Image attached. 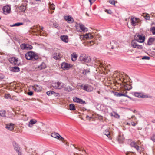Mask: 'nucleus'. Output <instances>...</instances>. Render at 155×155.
<instances>
[{
  "label": "nucleus",
  "mask_w": 155,
  "mask_h": 155,
  "mask_svg": "<svg viewBox=\"0 0 155 155\" xmlns=\"http://www.w3.org/2000/svg\"><path fill=\"white\" fill-rule=\"evenodd\" d=\"M145 36L142 35H138L136 38V41H133L131 43V46L134 48H136L142 49L143 48V46L142 45H140L137 44L136 41L140 43L143 42L145 40Z\"/></svg>",
  "instance_id": "1"
},
{
  "label": "nucleus",
  "mask_w": 155,
  "mask_h": 155,
  "mask_svg": "<svg viewBox=\"0 0 155 155\" xmlns=\"http://www.w3.org/2000/svg\"><path fill=\"white\" fill-rule=\"evenodd\" d=\"M25 56L27 60H31L32 61L36 60L39 58L38 56L36 53L31 51L27 52L25 55Z\"/></svg>",
  "instance_id": "2"
},
{
  "label": "nucleus",
  "mask_w": 155,
  "mask_h": 155,
  "mask_svg": "<svg viewBox=\"0 0 155 155\" xmlns=\"http://www.w3.org/2000/svg\"><path fill=\"white\" fill-rule=\"evenodd\" d=\"M79 59L81 61L86 63H89L91 61L90 58L86 54H81L79 57Z\"/></svg>",
  "instance_id": "3"
},
{
  "label": "nucleus",
  "mask_w": 155,
  "mask_h": 155,
  "mask_svg": "<svg viewBox=\"0 0 155 155\" xmlns=\"http://www.w3.org/2000/svg\"><path fill=\"white\" fill-rule=\"evenodd\" d=\"M52 86L54 88L60 89L64 87V84L59 82H53L52 84Z\"/></svg>",
  "instance_id": "4"
},
{
  "label": "nucleus",
  "mask_w": 155,
  "mask_h": 155,
  "mask_svg": "<svg viewBox=\"0 0 155 155\" xmlns=\"http://www.w3.org/2000/svg\"><path fill=\"white\" fill-rule=\"evenodd\" d=\"M80 87L81 89L89 92L92 91L94 89L92 86L88 84H85L84 86L82 84L81 85Z\"/></svg>",
  "instance_id": "5"
},
{
  "label": "nucleus",
  "mask_w": 155,
  "mask_h": 155,
  "mask_svg": "<svg viewBox=\"0 0 155 155\" xmlns=\"http://www.w3.org/2000/svg\"><path fill=\"white\" fill-rule=\"evenodd\" d=\"M8 60L12 64L15 65H20V63H18V58L15 57H11L9 58Z\"/></svg>",
  "instance_id": "6"
},
{
  "label": "nucleus",
  "mask_w": 155,
  "mask_h": 155,
  "mask_svg": "<svg viewBox=\"0 0 155 155\" xmlns=\"http://www.w3.org/2000/svg\"><path fill=\"white\" fill-rule=\"evenodd\" d=\"M122 89L124 91L130 90L132 88L131 85L129 82L123 84L122 86Z\"/></svg>",
  "instance_id": "7"
},
{
  "label": "nucleus",
  "mask_w": 155,
  "mask_h": 155,
  "mask_svg": "<svg viewBox=\"0 0 155 155\" xmlns=\"http://www.w3.org/2000/svg\"><path fill=\"white\" fill-rule=\"evenodd\" d=\"M21 48L22 50H29L32 49L33 47L29 44H22L21 45Z\"/></svg>",
  "instance_id": "8"
},
{
  "label": "nucleus",
  "mask_w": 155,
  "mask_h": 155,
  "mask_svg": "<svg viewBox=\"0 0 155 155\" xmlns=\"http://www.w3.org/2000/svg\"><path fill=\"white\" fill-rule=\"evenodd\" d=\"M134 95L135 97L139 98H147L148 96L147 95H144L143 93L134 92Z\"/></svg>",
  "instance_id": "9"
},
{
  "label": "nucleus",
  "mask_w": 155,
  "mask_h": 155,
  "mask_svg": "<svg viewBox=\"0 0 155 155\" xmlns=\"http://www.w3.org/2000/svg\"><path fill=\"white\" fill-rule=\"evenodd\" d=\"M10 10V7L8 5L5 6L3 8V13L5 15L9 13Z\"/></svg>",
  "instance_id": "10"
},
{
  "label": "nucleus",
  "mask_w": 155,
  "mask_h": 155,
  "mask_svg": "<svg viewBox=\"0 0 155 155\" xmlns=\"http://www.w3.org/2000/svg\"><path fill=\"white\" fill-rule=\"evenodd\" d=\"M73 100L75 102L81 104H85V101L82 99L78 98L77 97H74Z\"/></svg>",
  "instance_id": "11"
},
{
  "label": "nucleus",
  "mask_w": 155,
  "mask_h": 155,
  "mask_svg": "<svg viewBox=\"0 0 155 155\" xmlns=\"http://www.w3.org/2000/svg\"><path fill=\"white\" fill-rule=\"evenodd\" d=\"M61 67L64 70H68L70 68V65L68 63L63 62L61 64Z\"/></svg>",
  "instance_id": "12"
},
{
  "label": "nucleus",
  "mask_w": 155,
  "mask_h": 155,
  "mask_svg": "<svg viewBox=\"0 0 155 155\" xmlns=\"http://www.w3.org/2000/svg\"><path fill=\"white\" fill-rule=\"evenodd\" d=\"M121 92V93H119L118 96H125L130 98V99H131V98L130 97L126 94H127V91H124V90H123L122 89Z\"/></svg>",
  "instance_id": "13"
},
{
  "label": "nucleus",
  "mask_w": 155,
  "mask_h": 155,
  "mask_svg": "<svg viewBox=\"0 0 155 155\" xmlns=\"http://www.w3.org/2000/svg\"><path fill=\"white\" fill-rule=\"evenodd\" d=\"M14 124H13L10 123L7 124L5 126V128L8 130L12 131L14 129Z\"/></svg>",
  "instance_id": "14"
},
{
  "label": "nucleus",
  "mask_w": 155,
  "mask_h": 155,
  "mask_svg": "<svg viewBox=\"0 0 155 155\" xmlns=\"http://www.w3.org/2000/svg\"><path fill=\"white\" fill-rule=\"evenodd\" d=\"M42 88L41 86L38 85H35L32 86V89L35 91H40L42 90Z\"/></svg>",
  "instance_id": "15"
},
{
  "label": "nucleus",
  "mask_w": 155,
  "mask_h": 155,
  "mask_svg": "<svg viewBox=\"0 0 155 155\" xmlns=\"http://www.w3.org/2000/svg\"><path fill=\"white\" fill-rule=\"evenodd\" d=\"M64 18L65 20L68 21V22L69 23H72L74 21L73 18L71 17L70 16H64Z\"/></svg>",
  "instance_id": "16"
},
{
  "label": "nucleus",
  "mask_w": 155,
  "mask_h": 155,
  "mask_svg": "<svg viewBox=\"0 0 155 155\" xmlns=\"http://www.w3.org/2000/svg\"><path fill=\"white\" fill-rule=\"evenodd\" d=\"M124 139V137L123 135H121V134H119L117 140L119 143H121L123 142Z\"/></svg>",
  "instance_id": "17"
},
{
  "label": "nucleus",
  "mask_w": 155,
  "mask_h": 155,
  "mask_svg": "<svg viewBox=\"0 0 155 155\" xmlns=\"http://www.w3.org/2000/svg\"><path fill=\"white\" fill-rule=\"evenodd\" d=\"M61 39L63 41L67 43L68 41V37L67 35H63V36H61L60 37Z\"/></svg>",
  "instance_id": "18"
},
{
  "label": "nucleus",
  "mask_w": 155,
  "mask_h": 155,
  "mask_svg": "<svg viewBox=\"0 0 155 155\" xmlns=\"http://www.w3.org/2000/svg\"><path fill=\"white\" fill-rule=\"evenodd\" d=\"M130 146L131 147L135 148L137 151L139 150V146H138L134 142H132L130 143Z\"/></svg>",
  "instance_id": "19"
},
{
  "label": "nucleus",
  "mask_w": 155,
  "mask_h": 155,
  "mask_svg": "<svg viewBox=\"0 0 155 155\" xmlns=\"http://www.w3.org/2000/svg\"><path fill=\"white\" fill-rule=\"evenodd\" d=\"M14 148L15 150L18 153V155H21V153L20 151V147L18 144H15L14 145Z\"/></svg>",
  "instance_id": "20"
},
{
  "label": "nucleus",
  "mask_w": 155,
  "mask_h": 155,
  "mask_svg": "<svg viewBox=\"0 0 155 155\" xmlns=\"http://www.w3.org/2000/svg\"><path fill=\"white\" fill-rule=\"evenodd\" d=\"M10 70L11 71L14 72H18L20 71L19 68L17 66L11 67Z\"/></svg>",
  "instance_id": "21"
},
{
  "label": "nucleus",
  "mask_w": 155,
  "mask_h": 155,
  "mask_svg": "<svg viewBox=\"0 0 155 155\" xmlns=\"http://www.w3.org/2000/svg\"><path fill=\"white\" fill-rule=\"evenodd\" d=\"M155 41V37L150 38L148 40L147 44L149 45H152Z\"/></svg>",
  "instance_id": "22"
},
{
  "label": "nucleus",
  "mask_w": 155,
  "mask_h": 155,
  "mask_svg": "<svg viewBox=\"0 0 155 155\" xmlns=\"http://www.w3.org/2000/svg\"><path fill=\"white\" fill-rule=\"evenodd\" d=\"M79 27L81 30L84 32H86L88 30L87 28L85 27L84 25L81 24L80 25Z\"/></svg>",
  "instance_id": "23"
},
{
  "label": "nucleus",
  "mask_w": 155,
  "mask_h": 155,
  "mask_svg": "<svg viewBox=\"0 0 155 155\" xmlns=\"http://www.w3.org/2000/svg\"><path fill=\"white\" fill-rule=\"evenodd\" d=\"M78 56L75 53H73L71 55V58L73 61H75L77 59Z\"/></svg>",
  "instance_id": "24"
},
{
  "label": "nucleus",
  "mask_w": 155,
  "mask_h": 155,
  "mask_svg": "<svg viewBox=\"0 0 155 155\" xmlns=\"http://www.w3.org/2000/svg\"><path fill=\"white\" fill-rule=\"evenodd\" d=\"M19 9L21 11L25 12L26 9V5H23L18 7Z\"/></svg>",
  "instance_id": "25"
},
{
  "label": "nucleus",
  "mask_w": 155,
  "mask_h": 155,
  "mask_svg": "<svg viewBox=\"0 0 155 155\" xmlns=\"http://www.w3.org/2000/svg\"><path fill=\"white\" fill-rule=\"evenodd\" d=\"M37 122V120L35 119H32L31 120L29 123V124L28 125V127H32V126H31V125H33L34 124L36 123Z\"/></svg>",
  "instance_id": "26"
},
{
  "label": "nucleus",
  "mask_w": 155,
  "mask_h": 155,
  "mask_svg": "<svg viewBox=\"0 0 155 155\" xmlns=\"http://www.w3.org/2000/svg\"><path fill=\"white\" fill-rule=\"evenodd\" d=\"M64 90L66 91L70 92L72 90V88L69 86L66 85L64 87Z\"/></svg>",
  "instance_id": "27"
},
{
  "label": "nucleus",
  "mask_w": 155,
  "mask_h": 155,
  "mask_svg": "<svg viewBox=\"0 0 155 155\" xmlns=\"http://www.w3.org/2000/svg\"><path fill=\"white\" fill-rule=\"evenodd\" d=\"M51 136L53 137L57 138L58 139H59V137H61V136L59 134L57 133H52L51 134Z\"/></svg>",
  "instance_id": "28"
},
{
  "label": "nucleus",
  "mask_w": 155,
  "mask_h": 155,
  "mask_svg": "<svg viewBox=\"0 0 155 155\" xmlns=\"http://www.w3.org/2000/svg\"><path fill=\"white\" fill-rule=\"evenodd\" d=\"M131 24L134 26H135L137 24V19L136 18H133L131 19Z\"/></svg>",
  "instance_id": "29"
},
{
  "label": "nucleus",
  "mask_w": 155,
  "mask_h": 155,
  "mask_svg": "<svg viewBox=\"0 0 155 155\" xmlns=\"http://www.w3.org/2000/svg\"><path fill=\"white\" fill-rule=\"evenodd\" d=\"M95 62L96 63L95 64L96 65H99L100 66L101 65V66H102L103 67H104V64H103V62L102 61L97 59L95 61Z\"/></svg>",
  "instance_id": "30"
},
{
  "label": "nucleus",
  "mask_w": 155,
  "mask_h": 155,
  "mask_svg": "<svg viewBox=\"0 0 155 155\" xmlns=\"http://www.w3.org/2000/svg\"><path fill=\"white\" fill-rule=\"evenodd\" d=\"M38 68L40 69L41 70L42 69H45L46 68V66L45 63L42 62L40 66L38 67Z\"/></svg>",
  "instance_id": "31"
},
{
  "label": "nucleus",
  "mask_w": 155,
  "mask_h": 155,
  "mask_svg": "<svg viewBox=\"0 0 155 155\" xmlns=\"http://www.w3.org/2000/svg\"><path fill=\"white\" fill-rule=\"evenodd\" d=\"M70 110H75V107L74 105L73 104H71L69 105Z\"/></svg>",
  "instance_id": "32"
},
{
  "label": "nucleus",
  "mask_w": 155,
  "mask_h": 155,
  "mask_svg": "<svg viewBox=\"0 0 155 155\" xmlns=\"http://www.w3.org/2000/svg\"><path fill=\"white\" fill-rule=\"evenodd\" d=\"M60 57L59 55L57 53H55L53 56V58L56 60L59 59Z\"/></svg>",
  "instance_id": "33"
},
{
  "label": "nucleus",
  "mask_w": 155,
  "mask_h": 155,
  "mask_svg": "<svg viewBox=\"0 0 155 155\" xmlns=\"http://www.w3.org/2000/svg\"><path fill=\"white\" fill-rule=\"evenodd\" d=\"M90 72V69H84L83 71V74L84 75H86Z\"/></svg>",
  "instance_id": "34"
},
{
  "label": "nucleus",
  "mask_w": 155,
  "mask_h": 155,
  "mask_svg": "<svg viewBox=\"0 0 155 155\" xmlns=\"http://www.w3.org/2000/svg\"><path fill=\"white\" fill-rule=\"evenodd\" d=\"M110 133L108 130H106L104 132V134L107 136L109 137V136L110 135Z\"/></svg>",
  "instance_id": "35"
},
{
  "label": "nucleus",
  "mask_w": 155,
  "mask_h": 155,
  "mask_svg": "<svg viewBox=\"0 0 155 155\" xmlns=\"http://www.w3.org/2000/svg\"><path fill=\"white\" fill-rule=\"evenodd\" d=\"M0 116L2 117L5 116V110L0 111Z\"/></svg>",
  "instance_id": "36"
},
{
  "label": "nucleus",
  "mask_w": 155,
  "mask_h": 155,
  "mask_svg": "<svg viewBox=\"0 0 155 155\" xmlns=\"http://www.w3.org/2000/svg\"><path fill=\"white\" fill-rule=\"evenodd\" d=\"M23 23H15V24L11 25L10 26L11 27H14V26H18L20 25H23Z\"/></svg>",
  "instance_id": "37"
},
{
  "label": "nucleus",
  "mask_w": 155,
  "mask_h": 155,
  "mask_svg": "<svg viewBox=\"0 0 155 155\" xmlns=\"http://www.w3.org/2000/svg\"><path fill=\"white\" fill-rule=\"evenodd\" d=\"M89 33H86L84 35H81V37H82L83 38H85L86 39H89Z\"/></svg>",
  "instance_id": "38"
},
{
  "label": "nucleus",
  "mask_w": 155,
  "mask_h": 155,
  "mask_svg": "<svg viewBox=\"0 0 155 155\" xmlns=\"http://www.w3.org/2000/svg\"><path fill=\"white\" fill-rule=\"evenodd\" d=\"M54 93V91H50L46 92V94L48 96L53 95Z\"/></svg>",
  "instance_id": "39"
},
{
  "label": "nucleus",
  "mask_w": 155,
  "mask_h": 155,
  "mask_svg": "<svg viewBox=\"0 0 155 155\" xmlns=\"http://www.w3.org/2000/svg\"><path fill=\"white\" fill-rule=\"evenodd\" d=\"M150 31L152 32L153 35H155V27H153L150 29Z\"/></svg>",
  "instance_id": "40"
},
{
  "label": "nucleus",
  "mask_w": 155,
  "mask_h": 155,
  "mask_svg": "<svg viewBox=\"0 0 155 155\" xmlns=\"http://www.w3.org/2000/svg\"><path fill=\"white\" fill-rule=\"evenodd\" d=\"M144 17L145 18V19L147 20H149L150 17L149 15V14H146L145 15H143Z\"/></svg>",
  "instance_id": "41"
},
{
  "label": "nucleus",
  "mask_w": 155,
  "mask_h": 155,
  "mask_svg": "<svg viewBox=\"0 0 155 155\" xmlns=\"http://www.w3.org/2000/svg\"><path fill=\"white\" fill-rule=\"evenodd\" d=\"M109 2L112 5H114L115 4V1L114 0H109Z\"/></svg>",
  "instance_id": "42"
},
{
  "label": "nucleus",
  "mask_w": 155,
  "mask_h": 155,
  "mask_svg": "<svg viewBox=\"0 0 155 155\" xmlns=\"http://www.w3.org/2000/svg\"><path fill=\"white\" fill-rule=\"evenodd\" d=\"M54 96L57 97H59V94L58 93H55L54 92V93L53 94Z\"/></svg>",
  "instance_id": "43"
},
{
  "label": "nucleus",
  "mask_w": 155,
  "mask_h": 155,
  "mask_svg": "<svg viewBox=\"0 0 155 155\" xmlns=\"http://www.w3.org/2000/svg\"><path fill=\"white\" fill-rule=\"evenodd\" d=\"M142 59L149 60L150 57L148 56H144L142 57Z\"/></svg>",
  "instance_id": "44"
},
{
  "label": "nucleus",
  "mask_w": 155,
  "mask_h": 155,
  "mask_svg": "<svg viewBox=\"0 0 155 155\" xmlns=\"http://www.w3.org/2000/svg\"><path fill=\"white\" fill-rule=\"evenodd\" d=\"M50 8L51 9H52V10H54L55 7V5L53 4H52L50 5Z\"/></svg>",
  "instance_id": "45"
},
{
  "label": "nucleus",
  "mask_w": 155,
  "mask_h": 155,
  "mask_svg": "<svg viewBox=\"0 0 155 155\" xmlns=\"http://www.w3.org/2000/svg\"><path fill=\"white\" fill-rule=\"evenodd\" d=\"M89 39H91L93 38V36L91 33H89Z\"/></svg>",
  "instance_id": "46"
},
{
  "label": "nucleus",
  "mask_w": 155,
  "mask_h": 155,
  "mask_svg": "<svg viewBox=\"0 0 155 155\" xmlns=\"http://www.w3.org/2000/svg\"><path fill=\"white\" fill-rule=\"evenodd\" d=\"M106 12H107L108 14H111V11L110 10L106 9L105 10Z\"/></svg>",
  "instance_id": "47"
},
{
  "label": "nucleus",
  "mask_w": 155,
  "mask_h": 155,
  "mask_svg": "<svg viewBox=\"0 0 155 155\" xmlns=\"http://www.w3.org/2000/svg\"><path fill=\"white\" fill-rule=\"evenodd\" d=\"M28 94L30 96H32L33 94V92L32 91H29L28 92Z\"/></svg>",
  "instance_id": "48"
},
{
  "label": "nucleus",
  "mask_w": 155,
  "mask_h": 155,
  "mask_svg": "<svg viewBox=\"0 0 155 155\" xmlns=\"http://www.w3.org/2000/svg\"><path fill=\"white\" fill-rule=\"evenodd\" d=\"M131 125L133 126H135L136 125V124L134 122H131Z\"/></svg>",
  "instance_id": "49"
},
{
  "label": "nucleus",
  "mask_w": 155,
  "mask_h": 155,
  "mask_svg": "<svg viewBox=\"0 0 155 155\" xmlns=\"http://www.w3.org/2000/svg\"><path fill=\"white\" fill-rule=\"evenodd\" d=\"M58 139L62 141L64 140V139L63 137H62L61 136V137H59V139Z\"/></svg>",
  "instance_id": "50"
},
{
  "label": "nucleus",
  "mask_w": 155,
  "mask_h": 155,
  "mask_svg": "<svg viewBox=\"0 0 155 155\" xmlns=\"http://www.w3.org/2000/svg\"><path fill=\"white\" fill-rule=\"evenodd\" d=\"M58 139L62 141L64 140V139L63 137H62L61 136V137H59V139Z\"/></svg>",
  "instance_id": "51"
},
{
  "label": "nucleus",
  "mask_w": 155,
  "mask_h": 155,
  "mask_svg": "<svg viewBox=\"0 0 155 155\" xmlns=\"http://www.w3.org/2000/svg\"><path fill=\"white\" fill-rule=\"evenodd\" d=\"M114 94L115 95L118 96L119 93L117 92H114Z\"/></svg>",
  "instance_id": "52"
},
{
  "label": "nucleus",
  "mask_w": 155,
  "mask_h": 155,
  "mask_svg": "<svg viewBox=\"0 0 155 155\" xmlns=\"http://www.w3.org/2000/svg\"><path fill=\"white\" fill-rule=\"evenodd\" d=\"M54 26L56 28H58V24L56 23H54Z\"/></svg>",
  "instance_id": "53"
},
{
  "label": "nucleus",
  "mask_w": 155,
  "mask_h": 155,
  "mask_svg": "<svg viewBox=\"0 0 155 155\" xmlns=\"http://www.w3.org/2000/svg\"><path fill=\"white\" fill-rule=\"evenodd\" d=\"M4 78L3 76H1V75L0 74V79H2Z\"/></svg>",
  "instance_id": "54"
},
{
  "label": "nucleus",
  "mask_w": 155,
  "mask_h": 155,
  "mask_svg": "<svg viewBox=\"0 0 155 155\" xmlns=\"http://www.w3.org/2000/svg\"><path fill=\"white\" fill-rule=\"evenodd\" d=\"M152 140L153 141L155 142V136L154 137L152 138Z\"/></svg>",
  "instance_id": "55"
},
{
  "label": "nucleus",
  "mask_w": 155,
  "mask_h": 155,
  "mask_svg": "<svg viewBox=\"0 0 155 155\" xmlns=\"http://www.w3.org/2000/svg\"><path fill=\"white\" fill-rule=\"evenodd\" d=\"M126 124L129 126H130L131 125V124L128 122Z\"/></svg>",
  "instance_id": "56"
},
{
  "label": "nucleus",
  "mask_w": 155,
  "mask_h": 155,
  "mask_svg": "<svg viewBox=\"0 0 155 155\" xmlns=\"http://www.w3.org/2000/svg\"><path fill=\"white\" fill-rule=\"evenodd\" d=\"M152 122L153 123H155V120H153L152 121Z\"/></svg>",
  "instance_id": "57"
},
{
  "label": "nucleus",
  "mask_w": 155,
  "mask_h": 155,
  "mask_svg": "<svg viewBox=\"0 0 155 155\" xmlns=\"http://www.w3.org/2000/svg\"><path fill=\"white\" fill-rule=\"evenodd\" d=\"M134 117H135V116H134V115H132V116H131V118H134Z\"/></svg>",
  "instance_id": "58"
},
{
  "label": "nucleus",
  "mask_w": 155,
  "mask_h": 155,
  "mask_svg": "<svg viewBox=\"0 0 155 155\" xmlns=\"http://www.w3.org/2000/svg\"><path fill=\"white\" fill-rule=\"evenodd\" d=\"M89 2H90L91 4V0H89Z\"/></svg>",
  "instance_id": "59"
},
{
  "label": "nucleus",
  "mask_w": 155,
  "mask_h": 155,
  "mask_svg": "<svg viewBox=\"0 0 155 155\" xmlns=\"http://www.w3.org/2000/svg\"><path fill=\"white\" fill-rule=\"evenodd\" d=\"M43 28H44L43 27H42L41 28V30H42V31H43Z\"/></svg>",
  "instance_id": "60"
},
{
  "label": "nucleus",
  "mask_w": 155,
  "mask_h": 155,
  "mask_svg": "<svg viewBox=\"0 0 155 155\" xmlns=\"http://www.w3.org/2000/svg\"><path fill=\"white\" fill-rule=\"evenodd\" d=\"M86 117L87 118H89V117L87 115Z\"/></svg>",
  "instance_id": "61"
},
{
  "label": "nucleus",
  "mask_w": 155,
  "mask_h": 155,
  "mask_svg": "<svg viewBox=\"0 0 155 155\" xmlns=\"http://www.w3.org/2000/svg\"><path fill=\"white\" fill-rule=\"evenodd\" d=\"M80 38L81 39V38H83L82 37H81V36H80ZM84 38H83L84 39Z\"/></svg>",
  "instance_id": "62"
},
{
  "label": "nucleus",
  "mask_w": 155,
  "mask_h": 155,
  "mask_svg": "<svg viewBox=\"0 0 155 155\" xmlns=\"http://www.w3.org/2000/svg\"><path fill=\"white\" fill-rule=\"evenodd\" d=\"M114 48L113 47H112L111 48L112 49H113Z\"/></svg>",
  "instance_id": "63"
},
{
  "label": "nucleus",
  "mask_w": 155,
  "mask_h": 155,
  "mask_svg": "<svg viewBox=\"0 0 155 155\" xmlns=\"http://www.w3.org/2000/svg\"><path fill=\"white\" fill-rule=\"evenodd\" d=\"M117 115L118 116V117L119 118V116L117 114Z\"/></svg>",
  "instance_id": "64"
}]
</instances>
